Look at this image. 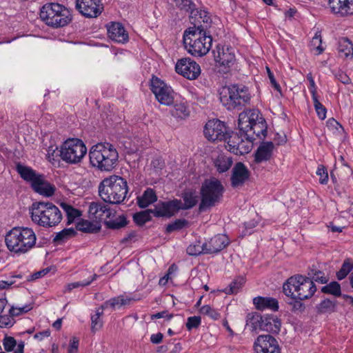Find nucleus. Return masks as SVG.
Listing matches in <instances>:
<instances>
[{"mask_svg": "<svg viewBox=\"0 0 353 353\" xmlns=\"http://www.w3.org/2000/svg\"><path fill=\"white\" fill-rule=\"evenodd\" d=\"M212 37L203 26L190 27L183 34L185 50L194 57L205 55L211 48Z\"/></svg>", "mask_w": 353, "mask_h": 353, "instance_id": "nucleus-1", "label": "nucleus"}, {"mask_svg": "<svg viewBox=\"0 0 353 353\" xmlns=\"http://www.w3.org/2000/svg\"><path fill=\"white\" fill-rule=\"evenodd\" d=\"M5 243L10 252L24 254L35 247L37 236L30 228L15 227L6 234Z\"/></svg>", "mask_w": 353, "mask_h": 353, "instance_id": "nucleus-2", "label": "nucleus"}, {"mask_svg": "<svg viewBox=\"0 0 353 353\" xmlns=\"http://www.w3.org/2000/svg\"><path fill=\"white\" fill-rule=\"evenodd\" d=\"M90 164L100 171H112L117 165L119 153L112 143L104 141L91 147L89 151Z\"/></svg>", "mask_w": 353, "mask_h": 353, "instance_id": "nucleus-3", "label": "nucleus"}, {"mask_svg": "<svg viewBox=\"0 0 353 353\" xmlns=\"http://www.w3.org/2000/svg\"><path fill=\"white\" fill-rule=\"evenodd\" d=\"M99 195L107 203H122L128 194L127 181L121 176L112 175L101 181L98 187Z\"/></svg>", "mask_w": 353, "mask_h": 353, "instance_id": "nucleus-4", "label": "nucleus"}, {"mask_svg": "<svg viewBox=\"0 0 353 353\" xmlns=\"http://www.w3.org/2000/svg\"><path fill=\"white\" fill-rule=\"evenodd\" d=\"M221 103L228 110H241L250 103L251 96L248 87L230 84L219 90Z\"/></svg>", "mask_w": 353, "mask_h": 353, "instance_id": "nucleus-5", "label": "nucleus"}, {"mask_svg": "<svg viewBox=\"0 0 353 353\" xmlns=\"http://www.w3.org/2000/svg\"><path fill=\"white\" fill-rule=\"evenodd\" d=\"M32 221L39 226L52 228L62 220L59 209L50 202H34L30 208Z\"/></svg>", "mask_w": 353, "mask_h": 353, "instance_id": "nucleus-6", "label": "nucleus"}, {"mask_svg": "<svg viewBox=\"0 0 353 353\" xmlns=\"http://www.w3.org/2000/svg\"><path fill=\"white\" fill-rule=\"evenodd\" d=\"M316 287L310 278L301 274L290 277L283 284L284 294L293 299L305 300L311 298Z\"/></svg>", "mask_w": 353, "mask_h": 353, "instance_id": "nucleus-7", "label": "nucleus"}, {"mask_svg": "<svg viewBox=\"0 0 353 353\" xmlns=\"http://www.w3.org/2000/svg\"><path fill=\"white\" fill-rule=\"evenodd\" d=\"M225 188L221 182L216 178L205 179L201 187V202L199 212H205L207 209L214 207L220 203L223 196Z\"/></svg>", "mask_w": 353, "mask_h": 353, "instance_id": "nucleus-8", "label": "nucleus"}, {"mask_svg": "<svg viewBox=\"0 0 353 353\" xmlns=\"http://www.w3.org/2000/svg\"><path fill=\"white\" fill-rule=\"evenodd\" d=\"M16 170L24 181L30 183L35 192L47 197L54 194V186L46 180L43 174L21 163L16 165Z\"/></svg>", "mask_w": 353, "mask_h": 353, "instance_id": "nucleus-9", "label": "nucleus"}, {"mask_svg": "<svg viewBox=\"0 0 353 353\" xmlns=\"http://www.w3.org/2000/svg\"><path fill=\"white\" fill-rule=\"evenodd\" d=\"M39 15L47 26L54 28L68 25L72 19L69 10L57 3L43 5L40 10Z\"/></svg>", "mask_w": 353, "mask_h": 353, "instance_id": "nucleus-10", "label": "nucleus"}, {"mask_svg": "<svg viewBox=\"0 0 353 353\" xmlns=\"http://www.w3.org/2000/svg\"><path fill=\"white\" fill-rule=\"evenodd\" d=\"M59 152L63 161L69 164H77L86 154L87 148L81 139H68L63 143Z\"/></svg>", "mask_w": 353, "mask_h": 353, "instance_id": "nucleus-11", "label": "nucleus"}, {"mask_svg": "<svg viewBox=\"0 0 353 353\" xmlns=\"http://www.w3.org/2000/svg\"><path fill=\"white\" fill-rule=\"evenodd\" d=\"M151 90L160 103L170 105L173 103L174 92L172 89L159 78L152 77L151 80Z\"/></svg>", "mask_w": 353, "mask_h": 353, "instance_id": "nucleus-12", "label": "nucleus"}, {"mask_svg": "<svg viewBox=\"0 0 353 353\" xmlns=\"http://www.w3.org/2000/svg\"><path fill=\"white\" fill-rule=\"evenodd\" d=\"M204 134L209 141H226L228 128L224 122L219 119L210 120L205 125Z\"/></svg>", "mask_w": 353, "mask_h": 353, "instance_id": "nucleus-13", "label": "nucleus"}, {"mask_svg": "<svg viewBox=\"0 0 353 353\" xmlns=\"http://www.w3.org/2000/svg\"><path fill=\"white\" fill-rule=\"evenodd\" d=\"M175 71L188 79L194 80L200 75L201 68L190 58H182L176 62Z\"/></svg>", "mask_w": 353, "mask_h": 353, "instance_id": "nucleus-14", "label": "nucleus"}, {"mask_svg": "<svg viewBox=\"0 0 353 353\" xmlns=\"http://www.w3.org/2000/svg\"><path fill=\"white\" fill-rule=\"evenodd\" d=\"M255 353H281L277 340L270 334L259 336L254 343Z\"/></svg>", "mask_w": 353, "mask_h": 353, "instance_id": "nucleus-15", "label": "nucleus"}, {"mask_svg": "<svg viewBox=\"0 0 353 353\" xmlns=\"http://www.w3.org/2000/svg\"><path fill=\"white\" fill-rule=\"evenodd\" d=\"M179 201L174 199L167 201H159L153 209V214L155 217L171 218L176 215L179 211Z\"/></svg>", "mask_w": 353, "mask_h": 353, "instance_id": "nucleus-16", "label": "nucleus"}, {"mask_svg": "<svg viewBox=\"0 0 353 353\" xmlns=\"http://www.w3.org/2000/svg\"><path fill=\"white\" fill-rule=\"evenodd\" d=\"M76 8L82 15L88 18L98 17L103 10L101 0H77Z\"/></svg>", "mask_w": 353, "mask_h": 353, "instance_id": "nucleus-17", "label": "nucleus"}, {"mask_svg": "<svg viewBox=\"0 0 353 353\" xmlns=\"http://www.w3.org/2000/svg\"><path fill=\"white\" fill-rule=\"evenodd\" d=\"M249 121L251 123V128L253 130V134L256 138H265L267 135V125L265 119L259 116V111L255 109L247 110Z\"/></svg>", "mask_w": 353, "mask_h": 353, "instance_id": "nucleus-18", "label": "nucleus"}, {"mask_svg": "<svg viewBox=\"0 0 353 353\" xmlns=\"http://www.w3.org/2000/svg\"><path fill=\"white\" fill-rule=\"evenodd\" d=\"M250 176V171L242 162H237L232 170L231 186L234 188L241 187Z\"/></svg>", "mask_w": 353, "mask_h": 353, "instance_id": "nucleus-19", "label": "nucleus"}, {"mask_svg": "<svg viewBox=\"0 0 353 353\" xmlns=\"http://www.w3.org/2000/svg\"><path fill=\"white\" fill-rule=\"evenodd\" d=\"M89 216L97 221H106L112 215L110 208L102 202H92L89 205Z\"/></svg>", "mask_w": 353, "mask_h": 353, "instance_id": "nucleus-20", "label": "nucleus"}, {"mask_svg": "<svg viewBox=\"0 0 353 353\" xmlns=\"http://www.w3.org/2000/svg\"><path fill=\"white\" fill-rule=\"evenodd\" d=\"M330 11L340 17L353 15V0H328Z\"/></svg>", "mask_w": 353, "mask_h": 353, "instance_id": "nucleus-21", "label": "nucleus"}, {"mask_svg": "<svg viewBox=\"0 0 353 353\" xmlns=\"http://www.w3.org/2000/svg\"><path fill=\"white\" fill-rule=\"evenodd\" d=\"M204 253L212 254L221 252L228 245L229 241L227 236L221 234H217L210 239V240L203 243Z\"/></svg>", "mask_w": 353, "mask_h": 353, "instance_id": "nucleus-22", "label": "nucleus"}, {"mask_svg": "<svg viewBox=\"0 0 353 353\" xmlns=\"http://www.w3.org/2000/svg\"><path fill=\"white\" fill-rule=\"evenodd\" d=\"M214 60L224 69H228L234 65L235 56L232 48L217 47L216 54H214Z\"/></svg>", "mask_w": 353, "mask_h": 353, "instance_id": "nucleus-23", "label": "nucleus"}, {"mask_svg": "<svg viewBox=\"0 0 353 353\" xmlns=\"http://www.w3.org/2000/svg\"><path fill=\"white\" fill-rule=\"evenodd\" d=\"M107 28L108 37L111 40L121 43L128 41V34L121 23L112 22Z\"/></svg>", "mask_w": 353, "mask_h": 353, "instance_id": "nucleus-24", "label": "nucleus"}, {"mask_svg": "<svg viewBox=\"0 0 353 353\" xmlns=\"http://www.w3.org/2000/svg\"><path fill=\"white\" fill-rule=\"evenodd\" d=\"M261 323V330H264L272 334H278L280 332L281 321V319L276 315H263V319Z\"/></svg>", "mask_w": 353, "mask_h": 353, "instance_id": "nucleus-25", "label": "nucleus"}, {"mask_svg": "<svg viewBox=\"0 0 353 353\" xmlns=\"http://www.w3.org/2000/svg\"><path fill=\"white\" fill-rule=\"evenodd\" d=\"M274 147V143L272 141L263 142L254 153V161L256 163H260L270 160Z\"/></svg>", "mask_w": 353, "mask_h": 353, "instance_id": "nucleus-26", "label": "nucleus"}, {"mask_svg": "<svg viewBox=\"0 0 353 353\" xmlns=\"http://www.w3.org/2000/svg\"><path fill=\"white\" fill-rule=\"evenodd\" d=\"M132 299L125 294L110 299L102 305V310L111 309L112 310L121 309L125 305H129L131 303Z\"/></svg>", "mask_w": 353, "mask_h": 353, "instance_id": "nucleus-27", "label": "nucleus"}, {"mask_svg": "<svg viewBox=\"0 0 353 353\" xmlns=\"http://www.w3.org/2000/svg\"><path fill=\"white\" fill-rule=\"evenodd\" d=\"M253 304L258 310L270 309L277 311L279 310V302L272 297L256 296L253 299Z\"/></svg>", "mask_w": 353, "mask_h": 353, "instance_id": "nucleus-28", "label": "nucleus"}, {"mask_svg": "<svg viewBox=\"0 0 353 353\" xmlns=\"http://www.w3.org/2000/svg\"><path fill=\"white\" fill-rule=\"evenodd\" d=\"M248 115L246 110L239 114L238 127L240 132L245 134L247 139L251 140L252 139H253L254 134H253V130L251 128V123L249 121L250 119Z\"/></svg>", "mask_w": 353, "mask_h": 353, "instance_id": "nucleus-29", "label": "nucleus"}, {"mask_svg": "<svg viewBox=\"0 0 353 353\" xmlns=\"http://www.w3.org/2000/svg\"><path fill=\"white\" fill-rule=\"evenodd\" d=\"M181 198L183 201L179 199L180 210H190L194 208L198 203V196L192 190L185 191L181 194Z\"/></svg>", "mask_w": 353, "mask_h": 353, "instance_id": "nucleus-30", "label": "nucleus"}, {"mask_svg": "<svg viewBox=\"0 0 353 353\" xmlns=\"http://www.w3.org/2000/svg\"><path fill=\"white\" fill-rule=\"evenodd\" d=\"M3 345L6 352L23 353L24 351V342L20 341L17 343L12 336H6L3 340Z\"/></svg>", "mask_w": 353, "mask_h": 353, "instance_id": "nucleus-31", "label": "nucleus"}, {"mask_svg": "<svg viewBox=\"0 0 353 353\" xmlns=\"http://www.w3.org/2000/svg\"><path fill=\"white\" fill-rule=\"evenodd\" d=\"M157 201L155 191L152 188H147L142 196H137V204L141 208H145Z\"/></svg>", "mask_w": 353, "mask_h": 353, "instance_id": "nucleus-32", "label": "nucleus"}, {"mask_svg": "<svg viewBox=\"0 0 353 353\" xmlns=\"http://www.w3.org/2000/svg\"><path fill=\"white\" fill-rule=\"evenodd\" d=\"M339 54L341 57L353 58V43L346 38H341L339 41Z\"/></svg>", "mask_w": 353, "mask_h": 353, "instance_id": "nucleus-33", "label": "nucleus"}, {"mask_svg": "<svg viewBox=\"0 0 353 353\" xmlns=\"http://www.w3.org/2000/svg\"><path fill=\"white\" fill-rule=\"evenodd\" d=\"M233 163L232 157L225 154H220L215 160L214 164L219 173L228 171Z\"/></svg>", "mask_w": 353, "mask_h": 353, "instance_id": "nucleus-34", "label": "nucleus"}, {"mask_svg": "<svg viewBox=\"0 0 353 353\" xmlns=\"http://www.w3.org/2000/svg\"><path fill=\"white\" fill-rule=\"evenodd\" d=\"M263 316L257 312H250L247 315L246 325L250 327L252 332L256 331L257 329L261 330Z\"/></svg>", "mask_w": 353, "mask_h": 353, "instance_id": "nucleus-35", "label": "nucleus"}, {"mask_svg": "<svg viewBox=\"0 0 353 353\" xmlns=\"http://www.w3.org/2000/svg\"><path fill=\"white\" fill-rule=\"evenodd\" d=\"M77 229L83 232L97 233L100 230L101 225L97 221L91 222L88 220H81L77 223Z\"/></svg>", "mask_w": 353, "mask_h": 353, "instance_id": "nucleus-36", "label": "nucleus"}, {"mask_svg": "<svg viewBox=\"0 0 353 353\" xmlns=\"http://www.w3.org/2000/svg\"><path fill=\"white\" fill-rule=\"evenodd\" d=\"M171 114L174 117L185 119L190 115L188 105L185 102L176 103L171 110Z\"/></svg>", "mask_w": 353, "mask_h": 353, "instance_id": "nucleus-37", "label": "nucleus"}, {"mask_svg": "<svg viewBox=\"0 0 353 353\" xmlns=\"http://www.w3.org/2000/svg\"><path fill=\"white\" fill-rule=\"evenodd\" d=\"M336 301H331L329 299H325L319 304L316 306L318 314H331L336 311Z\"/></svg>", "mask_w": 353, "mask_h": 353, "instance_id": "nucleus-38", "label": "nucleus"}, {"mask_svg": "<svg viewBox=\"0 0 353 353\" xmlns=\"http://www.w3.org/2000/svg\"><path fill=\"white\" fill-rule=\"evenodd\" d=\"M245 136V134H243L242 132H239V134L238 133H234L232 132L230 134L228 132V137L226 139L227 141V148H228V150L232 153L234 152L236 150L235 148H237V146L240 144L241 141H242V137Z\"/></svg>", "mask_w": 353, "mask_h": 353, "instance_id": "nucleus-39", "label": "nucleus"}, {"mask_svg": "<svg viewBox=\"0 0 353 353\" xmlns=\"http://www.w3.org/2000/svg\"><path fill=\"white\" fill-rule=\"evenodd\" d=\"M245 282V278L243 276H237L228 287L225 288L223 292L226 294H236L242 288Z\"/></svg>", "mask_w": 353, "mask_h": 353, "instance_id": "nucleus-40", "label": "nucleus"}, {"mask_svg": "<svg viewBox=\"0 0 353 353\" xmlns=\"http://www.w3.org/2000/svg\"><path fill=\"white\" fill-rule=\"evenodd\" d=\"M61 207L66 214L68 225L73 223L76 218L79 217L81 215V213L79 210L66 203H61Z\"/></svg>", "mask_w": 353, "mask_h": 353, "instance_id": "nucleus-41", "label": "nucleus"}, {"mask_svg": "<svg viewBox=\"0 0 353 353\" xmlns=\"http://www.w3.org/2000/svg\"><path fill=\"white\" fill-rule=\"evenodd\" d=\"M189 226V221L185 219H178L168 224L165 227V233L170 234L175 231H179Z\"/></svg>", "mask_w": 353, "mask_h": 353, "instance_id": "nucleus-42", "label": "nucleus"}, {"mask_svg": "<svg viewBox=\"0 0 353 353\" xmlns=\"http://www.w3.org/2000/svg\"><path fill=\"white\" fill-rule=\"evenodd\" d=\"M75 234L76 231L74 228H65L56 234L53 239V241L60 244L74 236Z\"/></svg>", "mask_w": 353, "mask_h": 353, "instance_id": "nucleus-43", "label": "nucleus"}, {"mask_svg": "<svg viewBox=\"0 0 353 353\" xmlns=\"http://www.w3.org/2000/svg\"><path fill=\"white\" fill-rule=\"evenodd\" d=\"M321 292L324 294H332L336 297L341 295V288L336 281H332L329 284L321 288Z\"/></svg>", "mask_w": 353, "mask_h": 353, "instance_id": "nucleus-44", "label": "nucleus"}, {"mask_svg": "<svg viewBox=\"0 0 353 353\" xmlns=\"http://www.w3.org/2000/svg\"><path fill=\"white\" fill-rule=\"evenodd\" d=\"M151 214H153V210L148 209L134 214V222L139 225H143L147 221L151 220Z\"/></svg>", "mask_w": 353, "mask_h": 353, "instance_id": "nucleus-45", "label": "nucleus"}, {"mask_svg": "<svg viewBox=\"0 0 353 353\" xmlns=\"http://www.w3.org/2000/svg\"><path fill=\"white\" fill-rule=\"evenodd\" d=\"M353 269V260L347 258L346 259L341 268V269L336 272V277L339 280H342L345 279L347 275Z\"/></svg>", "mask_w": 353, "mask_h": 353, "instance_id": "nucleus-46", "label": "nucleus"}, {"mask_svg": "<svg viewBox=\"0 0 353 353\" xmlns=\"http://www.w3.org/2000/svg\"><path fill=\"white\" fill-rule=\"evenodd\" d=\"M174 1L180 10L188 12L191 15H196L198 11L195 10V4L192 0H174Z\"/></svg>", "mask_w": 353, "mask_h": 353, "instance_id": "nucleus-47", "label": "nucleus"}, {"mask_svg": "<svg viewBox=\"0 0 353 353\" xmlns=\"http://www.w3.org/2000/svg\"><path fill=\"white\" fill-rule=\"evenodd\" d=\"M128 223L126 217L123 215L119 216L114 219H109L105 221V225L108 228L110 229H120Z\"/></svg>", "mask_w": 353, "mask_h": 353, "instance_id": "nucleus-48", "label": "nucleus"}, {"mask_svg": "<svg viewBox=\"0 0 353 353\" xmlns=\"http://www.w3.org/2000/svg\"><path fill=\"white\" fill-rule=\"evenodd\" d=\"M102 306L96 310V313L91 316V330L92 332H96L101 329L103 326V321L101 316L103 315Z\"/></svg>", "mask_w": 353, "mask_h": 353, "instance_id": "nucleus-49", "label": "nucleus"}, {"mask_svg": "<svg viewBox=\"0 0 353 353\" xmlns=\"http://www.w3.org/2000/svg\"><path fill=\"white\" fill-rule=\"evenodd\" d=\"M245 138H247L246 136H244ZM247 141H245L242 138V141H241L240 144L237 146V148H235L236 150L234 151L235 154H240L243 155L245 154H248L250 150H251V143L253 141L256 139V137H254L253 139L251 140L246 139Z\"/></svg>", "mask_w": 353, "mask_h": 353, "instance_id": "nucleus-50", "label": "nucleus"}, {"mask_svg": "<svg viewBox=\"0 0 353 353\" xmlns=\"http://www.w3.org/2000/svg\"><path fill=\"white\" fill-rule=\"evenodd\" d=\"M98 277V275L96 274H94L90 279L88 280H84L82 281H77V282H73L71 283H68L65 286V292H70L74 288H77L79 287H85L89 285L93 281L96 280Z\"/></svg>", "mask_w": 353, "mask_h": 353, "instance_id": "nucleus-51", "label": "nucleus"}, {"mask_svg": "<svg viewBox=\"0 0 353 353\" xmlns=\"http://www.w3.org/2000/svg\"><path fill=\"white\" fill-rule=\"evenodd\" d=\"M187 254L190 256H198L204 253V244L201 245L200 241H195L194 243L190 244L186 250Z\"/></svg>", "mask_w": 353, "mask_h": 353, "instance_id": "nucleus-52", "label": "nucleus"}, {"mask_svg": "<svg viewBox=\"0 0 353 353\" xmlns=\"http://www.w3.org/2000/svg\"><path fill=\"white\" fill-rule=\"evenodd\" d=\"M314 102V106L317 113L319 118L323 120L326 117L327 109L319 101L318 97L312 98Z\"/></svg>", "mask_w": 353, "mask_h": 353, "instance_id": "nucleus-53", "label": "nucleus"}, {"mask_svg": "<svg viewBox=\"0 0 353 353\" xmlns=\"http://www.w3.org/2000/svg\"><path fill=\"white\" fill-rule=\"evenodd\" d=\"M200 313L209 316L213 320H217L221 317L220 313L212 308L209 305H205L200 309Z\"/></svg>", "mask_w": 353, "mask_h": 353, "instance_id": "nucleus-54", "label": "nucleus"}, {"mask_svg": "<svg viewBox=\"0 0 353 353\" xmlns=\"http://www.w3.org/2000/svg\"><path fill=\"white\" fill-rule=\"evenodd\" d=\"M322 39L320 34L316 33L311 41V46L316 51V54H321L324 48L321 46Z\"/></svg>", "mask_w": 353, "mask_h": 353, "instance_id": "nucleus-55", "label": "nucleus"}, {"mask_svg": "<svg viewBox=\"0 0 353 353\" xmlns=\"http://www.w3.org/2000/svg\"><path fill=\"white\" fill-rule=\"evenodd\" d=\"M316 174L319 176V182L321 184L325 185L328 181V174L326 168L323 165H319Z\"/></svg>", "mask_w": 353, "mask_h": 353, "instance_id": "nucleus-56", "label": "nucleus"}, {"mask_svg": "<svg viewBox=\"0 0 353 353\" xmlns=\"http://www.w3.org/2000/svg\"><path fill=\"white\" fill-rule=\"evenodd\" d=\"M288 303L292 306V312H302L305 309V305L301 302L302 300L293 299Z\"/></svg>", "mask_w": 353, "mask_h": 353, "instance_id": "nucleus-57", "label": "nucleus"}, {"mask_svg": "<svg viewBox=\"0 0 353 353\" xmlns=\"http://www.w3.org/2000/svg\"><path fill=\"white\" fill-rule=\"evenodd\" d=\"M201 319L200 316H190L187 320L186 327L188 330H191L193 328H197L201 325Z\"/></svg>", "mask_w": 353, "mask_h": 353, "instance_id": "nucleus-58", "label": "nucleus"}, {"mask_svg": "<svg viewBox=\"0 0 353 353\" xmlns=\"http://www.w3.org/2000/svg\"><path fill=\"white\" fill-rule=\"evenodd\" d=\"M30 310H31V307L30 305H25L21 307H12L9 310V314L12 316H19L23 313H26V312L30 311Z\"/></svg>", "mask_w": 353, "mask_h": 353, "instance_id": "nucleus-59", "label": "nucleus"}, {"mask_svg": "<svg viewBox=\"0 0 353 353\" xmlns=\"http://www.w3.org/2000/svg\"><path fill=\"white\" fill-rule=\"evenodd\" d=\"M327 127L330 130H336L338 132L343 131V126L334 118H330L327 121Z\"/></svg>", "mask_w": 353, "mask_h": 353, "instance_id": "nucleus-60", "label": "nucleus"}, {"mask_svg": "<svg viewBox=\"0 0 353 353\" xmlns=\"http://www.w3.org/2000/svg\"><path fill=\"white\" fill-rule=\"evenodd\" d=\"M307 79L310 82V86H309L310 92L312 94V98H314V97H317L316 86L314 80L311 73H309L307 75Z\"/></svg>", "mask_w": 353, "mask_h": 353, "instance_id": "nucleus-61", "label": "nucleus"}, {"mask_svg": "<svg viewBox=\"0 0 353 353\" xmlns=\"http://www.w3.org/2000/svg\"><path fill=\"white\" fill-rule=\"evenodd\" d=\"M314 276H314V279H312L313 281H314L322 284L327 283L328 281V279L325 276L324 272L321 270L316 272V274H314Z\"/></svg>", "mask_w": 353, "mask_h": 353, "instance_id": "nucleus-62", "label": "nucleus"}, {"mask_svg": "<svg viewBox=\"0 0 353 353\" xmlns=\"http://www.w3.org/2000/svg\"><path fill=\"white\" fill-rule=\"evenodd\" d=\"M173 314H169L167 310H163L152 314L151 316V319L153 320L155 319L165 318L167 321H169L173 317Z\"/></svg>", "mask_w": 353, "mask_h": 353, "instance_id": "nucleus-63", "label": "nucleus"}, {"mask_svg": "<svg viewBox=\"0 0 353 353\" xmlns=\"http://www.w3.org/2000/svg\"><path fill=\"white\" fill-rule=\"evenodd\" d=\"M79 347V339L77 337H72L70 341L69 353H77Z\"/></svg>", "mask_w": 353, "mask_h": 353, "instance_id": "nucleus-64", "label": "nucleus"}]
</instances>
